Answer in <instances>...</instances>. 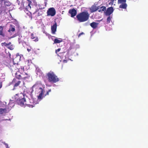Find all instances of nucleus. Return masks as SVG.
<instances>
[{
	"instance_id": "1",
	"label": "nucleus",
	"mask_w": 148,
	"mask_h": 148,
	"mask_svg": "<svg viewBox=\"0 0 148 148\" xmlns=\"http://www.w3.org/2000/svg\"><path fill=\"white\" fill-rule=\"evenodd\" d=\"M42 86L41 84H36L32 87V92L34 90V89L35 90V92L36 93L39 94V95L37 96L38 99L39 100H41L45 97L44 88H42L41 87Z\"/></svg>"
},
{
	"instance_id": "2",
	"label": "nucleus",
	"mask_w": 148,
	"mask_h": 148,
	"mask_svg": "<svg viewBox=\"0 0 148 148\" xmlns=\"http://www.w3.org/2000/svg\"><path fill=\"white\" fill-rule=\"evenodd\" d=\"M89 15L88 12H83L77 14L76 17L79 22H83L87 21L88 19Z\"/></svg>"
},
{
	"instance_id": "3",
	"label": "nucleus",
	"mask_w": 148,
	"mask_h": 148,
	"mask_svg": "<svg viewBox=\"0 0 148 148\" xmlns=\"http://www.w3.org/2000/svg\"><path fill=\"white\" fill-rule=\"evenodd\" d=\"M12 82L14 84V88L13 90L16 87L18 86H19L20 88H23L25 87V83L24 82H23L22 84L20 85V84L21 83V81L17 79L16 78H14L12 81Z\"/></svg>"
},
{
	"instance_id": "4",
	"label": "nucleus",
	"mask_w": 148,
	"mask_h": 148,
	"mask_svg": "<svg viewBox=\"0 0 148 148\" xmlns=\"http://www.w3.org/2000/svg\"><path fill=\"white\" fill-rule=\"evenodd\" d=\"M126 0H118V4H120L119 8L125 9L127 8V4L126 3Z\"/></svg>"
},
{
	"instance_id": "5",
	"label": "nucleus",
	"mask_w": 148,
	"mask_h": 148,
	"mask_svg": "<svg viewBox=\"0 0 148 148\" xmlns=\"http://www.w3.org/2000/svg\"><path fill=\"white\" fill-rule=\"evenodd\" d=\"M56 13V10L53 8H49L47 11V14L48 16H53L55 15Z\"/></svg>"
},
{
	"instance_id": "6",
	"label": "nucleus",
	"mask_w": 148,
	"mask_h": 148,
	"mask_svg": "<svg viewBox=\"0 0 148 148\" xmlns=\"http://www.w3.org/2000/svg\"><path fill=\"white\" fill-rule=\"evenodd\" d=\"M16 102L18 105L21 106H23L24 105L27 104L25 99L24 98L23 99H20L19 100H17L16 101Z\"/></svg>"
},
{
	"instance_id": "7",
	"label": "nucleus",
	"mask_w": 148,
	"mask_h": 148,
	"mask_svg": "<svg viewBox=\"0 0 148 148\" xmlns=\"http://www.w3.org/2000/svg\"><path fill=\"white\" fill-rule=\"evenodd\" d=\"M24 95L22 93H21L16 94L14 96L15 101H16L18 100H19L20 99H23V98H24Z\"/></svg>"
},
{
	"instance_id": "8",
	"label": "nucleus",
	"mask_w": 148,
	"mask_h": 148,
	"mask_svg": "<svg viewBox=\"0 0 148 148\" xmlns=\"http://www.w3.org/2000/svg\"><path fill=\"white\" fill-rule=\"evenodd\" d=\"M114 9L112 7L108 8L106 10L105 14L106 16H110L113 12Z\"/></svg>"
},
{
	"instance_id": "9",
	"label": "nucleus",
	"mask_w": 148,
	"mask_h": 148,
	"mask_svg": "<svg viewBox=\"0 0 148 148\" xmlns=\"http://www.w3.org/2000/svg\"><path fill=\"white\" fill-rule=\"evenodd\" d=\"M69 13L71 14V17H73L76 15L77 11L75 9L73 8L69 10Z\"/></svg>"
},
{
	"instance_id": "10",
	"label": "nucleus",
	"mask_w": 148,
	"mask_h": 148,
	"mask_svg": "<svg viewBox=\"0 0 148 148\" xmlns=\"http://www.w3.org/2000/svg\"><path fill=\"white\" fill-rule=\"evenodd\" d=\"M99 9V7H97L95 5H93L90 8V10L91 12H93L98 10Z\"/></svg>"
},
{
	"instance_id": "11",
	"label": "nucleus",
	"mask_w": 148,
	"mask_h": 148,
	"mask_svg": "<svg viewBox=\"0 0 148 148\" xmlns=\"http://www.w3.org/2000/svg\"><path fill=\"white\" fill-rule=\"evenodd\" d=\"M57 23L56 22L51 27V32L53 34H55L56 31Z\"/></svg>"
},
{
	"instance_id": "12",
	"label": "nucleus",
	"mask_w": 148,
	"mask_h": 148,
	"mask_svg": "<svg viewBox=\"0 0 148 148\" xmlns=\"http://www.w3.org/2000/svg\"><path fill=\"white\" fill-rule=\"evenodd\" d=\"M3 27L2 26H0V36H1L3 38H5V35L3 30Z\"/></svg>"
},
{
	"instance_id": "13",
	"label": "nucleus",
	"mask_w": 148,
	"mask_h": 148,
	"mask_svg": "<svg viewBox=\"0 0 148 148\" xmlns=\"http://www.w3.org/2000/svg\"><path fill=\"white\" fill-rule=\"evenodd\" d=\"M30 77V75L29 74L25 73V74H22V79L25 80L29 78Z\"/></svg>"
},
{
	"instance_id": "14",
	"label": "nucleus",
	"mask_w": 148,
	"mask_h": 148,
	"mask_svg": "<svg viewBox=\"0 0 148 148\" xmlns=\"http://www.w3.org/2000/svg\"><path fill=\"white\" fill-rule=\"evenodd\" d=\"M31 38L33 39L34 41L36 42L38 41V38L34 34L32 33L31 34Z\"/></svg>"
},
{
	"instance_id": "15",
	"label": "nucleus",
	"mask_w": 148,
	"mask_h": 148,
	"mask_svg": "<svg viewBox=\"0 0 148 148\" xmlns=\"http://www.w3.org/2000/svg\"><path fill=\"white\" fill-rule=\"evenodd\" d=\"M98 23L93 22L90 24V25L93 29H96L98 25Z\"/></svg>"
},
{
	"instance_id": "16",
	"label": "nucleus",
	"mask_w": 148,
	"mask_h": 148,
	"mask_svg": "<svg viewBox=\"0 0 148 148\" xmlns=\"http://www.w3.org/2000/svg\"><path fill=\"white\" fill-rule=\"evenodd\" d=\"M11 27L9 29L8 31L9 33H10L11 32H14L15 30V27L12 25H10Z\"/></svg>"
},
{
	"instance_id": "17",
	"label": "nucleus",
	"mask_w": 148,
	"mask_h": 148,
	"mask_svg": "<svg viewBox=\"0 0 148 148\" xmlns=\"http://www.w3.org/2000/svg\"><path fill=\"white\" fill-rule=\"evenodd\" d=\"M100 8L101 9L98 10V11L99 12H106V7L103 6L101 7Z\"/></svg>"
},
{
	"instance_id": "18",
	"label": "nucleus",
	"mask_w": 148,
	"mask_h": 148,
	"mask_svg": "<svg viewBox=\"0 0 148 148\" xmlns=\"http://www.w3.org/2000/svg\"><path fill=\"white\" fill-rule=\"evenodd\" d=\"M22 74L21 75L20 74L18 75V73H15V77L17 79L19 80L20 79H22Z\"/></svg>"
},
{
	"instance_id": "19",
	"label": "nucleus",
	"mask_w": 148,
	"mask_h": 148,
	"mask_svg": "<svg viewBox=\"0 0 148 148\" xmlns=\"http://www.w3.org/2000/svg\"><path fill=\"white\" fill-rule=\"evenodd\" d=\"M62 40L61 39H59L58 38H55L54 40V42L55 43H58L62 42Z\"/></svg>"
},
{
	"instance_id": "20",
	"label": "nucleus",
	"mask_w": 148,
	"mask_h": 148,
	"mask_svg": "<svg viewBox=\"0 0 148 148\" xmlns=\"http://www.w3.org/2000/svg\"><path fill=\"white\" fill-rule=\"evenodd\" d=\"M27 1L28 5L26 6V9L28 10L29 9H30L31 8V7L30 6V5L32 2L30 0H27Z\"/></svg>"
},
{
	"instance_id": "21",
	"label": "nucleus",
	"mask_w": 148,
	"mask_h": 148,
	"mask_svg": "<svg viewBox=\"0 0 148 148\" xmlns=\"http://www.w3.org/2000/svg\"><path fill=\"white\" fill-rule=\"evenodd\" d=\"M20 58V56L18 55L16 56V57L13 59V62H14V61H16V60H17V62H18L19 61Z\"/></svg>"
},
{
	"instance_id": "22",
	"label": "nucleus",
	"mask_w": 148,
	"mask_h": 148,
	"mask_svg": "<svg viewBox=\"0 0 148 148\" xmlns=\"http://www.w3.org/2000/svg\"><path fill=\"white\" fill-rule=\"evenodd\" d=\"M11 42H9V43H6V42H3L1 44V45L2 46H8L9 45H10L11 44Z\"/></svg>"
},
{
	"instance_id": "23",
	"label": "nucleus",
	"mask_w": 148,
	"mask_h": 148,
	"mask_svg": "<svg viewBox=\"0 0 148 148\" xmlns=\"http://www.w3.org/2000/svg\"><path fill=\"white\" fill-rule=\"evenodd\" d=\"M6 111V109H3V108H0V112L1 114H2L4 112H5Z\"/></svg>"
},
{
	"instance_id": "24",
	"label": "nucleus",
	"mask_w": 148,
	"mask_h": 148,
	"mask_svg": "<svg viewBox=\"0 0 148 148\" xmlns=\"http://www.w3.org/2000/svg\"><path fill=\"white\" fill-rule=\"evenodd\" d=\"M109 16L108 17L107 19V21L108 23H109L110 22L112 18L110 16Z\"/></svg>"
},
{
	"instance_id": "25",
	"label": "nucleus",
	"mask_w": 148,
	"mask_h": 148,
	"mask_svg": "<svg viewBox=\"0 0 148 148\" xmlns=\"http://www.w3.org/2000/svg\"><path fill=\"white\" fill-rule=\"evenodd\" d=\"M108 2H109L108 4L109 5H113V0H109L108 1Z\"/></svg>"
},
{
	"instance_id": "26",
	"label": "nucleus",
	"mask_w": 148,
	"mask_h": 148,
	"mask_svg": "<svg viewBox=\"0 0 148 148\" xmlns=\"http://www.w3.org/2000/svg\"><path fill=\"white\" fill-rule=\"evenodd\" d=\"M18 69L19 70V71H24L25 70L24 67L23 66H21V68Z\"/></svg>"
},
{
	"instance_id": "27",
	"label": "nucleus",
	"mask_w": 148,
	"mask_h": 148,
	"mask_svg": "<svg viewBox=\"0 0 148 148\" xmlns=\"http://www.w3.org/2000/svg\"><path fill=\"white\" fill-rule=\"evenodd\" d=\"M28 64H29V65H30V64L32 63V62L31 60H28Z\"/></svg>"
},
{
	"instance_id": "28",
	"label": "nucleus",
	"mask_w": 148,
	"mask_h": 148,
	"mask_svg": "<svg viewBox=\"0 0 148 148\" xmlns=\"http://www.w3.org/2000/svg\"><path fill=\"white\" fill-rule=\"evenodd\" d=\"M27 51L29 52H30V51H31L32 50V51L33 50V49L31 48L30 47V48L29 49V48H28L27 49Z\"/></svg>"
},
{
	"instance_id": "29",
	"label": "nucleus",
	"mask_w": 148,
	"mask_h": 148,
	"mask_svg": "<svg viewBox=\"0 0 148 148\" xmlns=\"http://www.w3.org/2000/svg\"><path fill=\"white\" fill-rule=\"evenodd\" d=\"M84 34V33L83 32H82L79 34V35H78V37H79L81 35H83Z\"/></svg>"
},
{
	"instance_id": "30",
	"label": "nucleus",
	"mask_w": 148,
	"mask_h": 148,
	"mask_svg": "<svg viewBox=\"0 0 148 148\" xmlns=\"http://www.w3.org/2000/svg\"><path fill=\"white\" fill-rule=\"evenodd\" d=\"M8 48L10 50H12L14 49L13 47H8Z\"/></svg>"
},
{
	"instance_id": "31",
	"label": "nucleus",
	"mask_w": 148,
	"mask_h": 148,
	"mask_svg": "<svg viewBox=\"0 0 148 148\" xmlns=\"http://www.w3.org/2000/svg\"><path fill=\"white\" fill-rule=\"evenodd\" d=\"M39 10L38 9H37V10H36V11L35 12H34V13H33V14H34L35 13H36V12H38Z\"/></svg>"
},
{
	"instance_id": "32",
	"label": "nucleus",
	"mask_w": 148,
	"mask_h": 148,
	"mask_svg": "<svg viewBox=\"0 0 148 148\" xmlns=\"http://www.w3.org/2000/svg\"><path fill=\"white\" fill-rule=\"evenodd\" d=\"M1 7H2V5L1 4H0V11L1 12H2L1 10Z\"/></svg>"
},
{
	"instance_id": "33",
	"label": "nucleus",
	"mask_w": 148,
	"mask_h": 148,
	"mask_svg": "<svg viewBox=\"0 0 148 148\" xmlns=\"http://www.w3.org/2000/svg\"><path fill=\"white\" fill-rule=\"evenodd\" d=\"M2 86V84L1 83H0V88H1Z\"/></svg>"
},
{
	"instance_id": "34",
	"label": "nucleus",
	"mask_w": 148,
	"mask_h": 148,
	"mask_svg": "<svg viewBox=\"0 0 148 148\" xmlns=\"http://www.w3.org/2000/svg\"><path fill=\"white\" fill-rule=\"evenodd\" d=\"M2 1H5V0H1Z\"/></svg>"
},
{
	"instance_id": "35",
	"label": "nucleus",
	"mask_w": 148,
	"mask_h": 148,
	"mask_svg": "<svg viewBox=\"0 0 148 148\" xmlns=\"http://www.w3.org/2000/svg\"><path fill=\"white\" fill-rule=\"evenodd\" d=\"M31 19H32V16H31Z\"/></svg>"
},
{
	"instance_id": "36",
	"label": "nucleus",
	"mask_w": 148,
	"mask_h": 148,
	"mask_svg": "<svg viewBox=\"0 0 148 148\" xmlns=\"http://www.w3.org/2000/svg\"><path fill=\"white\" fill-rule=\"evenodd\" d=\"M39 16V15H38L37 16Z\"/></svg>"
}]
</instances>
